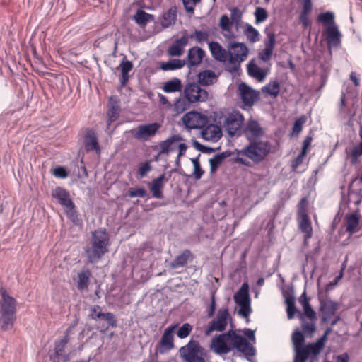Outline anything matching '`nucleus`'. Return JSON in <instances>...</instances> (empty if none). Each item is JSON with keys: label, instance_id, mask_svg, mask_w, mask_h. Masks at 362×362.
<instances>
[{"label": "nucleus", "instance_id": "f704fd0d", "mask_svg": "<svg viewBox=\"0 0 362 362\" xmlns=\"http://www.w3.org/2000/svg\"><path fill=\"white\" fill-rule=\"evenodd\" d=\"M243 33L250 43H255L259 41V33L252 25L245 23L241 25Z\"/></svg>", "mask_w": 362, "mask_h": 362}, {"label": "nucleus", "instance_id": "c9c22d12", "mask_svg": "<svg viewBox=\"0 0 362 362\" xmlns=\"http://www.w3.org/2000/svg\"><path fill=\"white\" fill-rule=\"evenodd\" d=\"M327 42L328 46L338 47L341 43V34L337 28L334 25H329L327 30Z\"/></svg>", "mask_w": 362, "mask_h": 362}, {"label": "nucleus", "instance_id": "0eeeda50", "mask_svg": "<svg viewBox=\"0 0 362 362\" xmlns=\"http://www.w3.org/2000/svg\"><path fill=\"white\" fill-rule=\"evenodd\" d=\"M244 117L237 110L228 112L224 116L223 127L230 136H239L243 131Z\"/></svg>", "mask_w": 362, "mask_h": 362}, {"label": "nucleus", "instance_id": "dca6fc26", "mask_svg": "<svg viewBox=\"0 0 362 362\" xmlns=\"http://www.w3.org/2000/svg\"><path fill=\"white\" fill-rule=\"evenodd\" d=\"M238 90L240 98L245 105L252 106L258 98V93L245 83L239 85Z\"/></svg>", "mask_w": 362, "mask_h": 362}, {"label": "nucleus", "instance_id": "aec40b11", "mask_svg": "<svg viewBox=\"0 0 362 362\" xmlns=\"http://www.w3.org/2000/svg\"><path fill=\"white\" fill-rule=\"evenodd\" d=\"M205 56V52L199 47H193L188 51L185 64L189 68L199 66L203 61Z\"/></svg>", "mask_w": 362, "mask_h": 362}, {"label": "nucleus", "instance_id": "f8f14e48", "mask_svg": "<svg viewBox=\"0 0 362 362\" xmlns=\"http://www.w3.org/2000/svg\"><path fill=\"white\" fill-rule=\"evenodd\" d=\"M243 134L249 141H259L265 134V131L258 121L250 119L243 128Z\"/></svg>", "mask_w": 362, "mask_h": 362}, {"label": "nucleus", "instance_id": "7c9ffc66", "mask_svg": "<svg viewBox=\"0 0 362 362\" xmlns=\"http://www.w3.org/2000/svg\"><path fill=\"white\" fill-rule=\"evenodd\" d=\"M299 303L303 307L304 317L308 320H317L315 311L311 308L309 298L307 297L306 292L304 291L299 298Z\"/></svg>", "mask_w": 362, "mask_h": 362}, {"label": "nucleus", "instance_id": "13d9d810", "mask_svg": "<svg viewBox=\"0 0 362 362\" xmlns=\"http://www.w3.org/2000/svg\"><path fill=\"white\" fill-rule=\"evenodd\" d=\"M292 341L293 348L304 346L305 337L303 334L300 331H296L292 335Z\"/></svg>", "mask_w": 362, "mask_h": 362}, {"label": "nucleus", "instance_id": "338daca9", "mask_svg": "<svg viewBox=\"0 0 362 362\" xmlns=\"http://www.w3.org/2000/svg\"><path fill=\"white\" fill-rule=\"evenodd\" d=\"M102 309L101 307L99 305H94L90 308V312L89 314V316L90 318L93 320H97L100 318L102 315Z\"/></svg>", "mask_w": 362, "mask_h": 362}, {"label": "nucleus", "instance_id": "0e129e2a", "mask_svg": "<svg viewBox=\"0 0 362 362\" xmlns=\"http://www.w3.org/2000/svg\"><path fill=\"white\" fill-rule=\"evenodd\" d=\"M151 170V166L148 161L141 163L138 168L139 174L141 177L146 176L148 172Z\"/></svg>", "mask_w": 362, "mask_h": 362}, {"label": "nucleus", "instance_id": "680f3d73", "mask_svg": "<svg viewBox=\"0 0 362 362\" xmlns=\"http://www.w3.org/2000/svg\"><path fill=\"white\" fill-rule=\"evenodd\" d=\"M201 2V0H182L184 8L187 13L193 14L196 5Z\"/></svg>", "mask_w": 362, "mask_h": 362}, {"label": "nucleus", "instance_id": "1a4fd4ad", "mask_svg": "<svg viewBox=\"0 0 362 362\" xmlns=\"http://www.w3.org/2000/svg\"><path fill=\"white\" fill-rule=\"evenodd\" d=\"M230 316L228 308H222L218 310L216 317L211 321L205 330V335L209 336L213 332H223L228 325Z\"/></svg>", "mask_w": 362, "mask_h": 362}, {"label": "nucleus", "instance_id": "39448f33", "mask_svg": "<svg viewBox=\"0 0 362 362\" xmlns=\"http://www.w3.org/2000/svg\"><path fill=\"white\" fill-rule=\"evenodd\" d=\"M179 354L183 362H204L206 351L198 341L191 339L185 346H182Z\"/></svg>", "mask_w": 362, "mask_h": 362}, {"label": "nucleus", "instance_id": "cd10ccee", "mask_svg": "<svg viewBox=\"0 0 362 362\" xmlns=\"http://www.w3.org/2000/svg\"><path fill=\"white\" fill-rule=\"evenodd\" d=\"M313 9V3L311 0H303L302 4V9L300 13L299 20L304 28L310 25L309 15Z\"/></svg>", "mask_w": 362, "mask_h": 362}, {"label": "nucleus", "instance_id": "bf43d9fd", "mask_svg": "<svg viewBox=\"0 0 362 362\" xmlns=\"http://www.w3.org/2000/svg\"><path fill=\"white\" fill-rule=\"evenodd\" d=\"M192 327L189 323L183 324L178 329L177 335L180 339H185L189 335Z\"/></svg>", "mask_w": 362, "mask_h": 362}, {"label": "nucleus", "instance_id": "5701e85b", "mask_svg": "<svg viewBox=\"0 0 362 362\" xmlns=\"http://www.w3.org/2000/svg\"><path fill=\"white\" fill-rule=\"evenodd\" d=\"M202 136L206 141L216 142L222 136L221 128L216 124H209L202 130Z\"/></svg>", "mask_w": 362, "mask_h": 362}, {"label": "nucleus", "instance_id": "ddd939ff", "mask_svg": "<svg viewBox=\"0 0 362 362\" xmlns=\"http://www.w3.org/2000/svg\"><path fill=\"white\" fill-rule=\"evenodd\" d=\"M228 48L229 49V62L231 64H240L247 58L249 49L243 42L230 43Z\"/></svg>", "mask_w": 362, "mask_h": 362}, {"label": "nucleus", "instance_id": "603ef678", "mask_svg": "<svg viewBox=\"0 0 362 362\" xmlns=\"http://www.w3.org/2000/svg\"><path fill=\"white\" fill-rule=\"evenodd\" d=\"M334 14L332 12H325L317 16V21L326 25H332L334 22Z\"/></svg>", "mask_w": 362, "mask_h": 362}, {"label": "nucleus", "instance_id": "c85d7f7f", "mask_svg": "<svg viewBox=\"0 0 362 362\" xmlns=\"http://www.w3.org/2000/svg\"><path fill=\"white\" fill-rule=\"evenodd\" d=\"M168 179L165 178V174L160 175L158 177L153 179L152 180L151 185L150 186V190L152 193V196L156 199L163 198V192L162 189L164 187V181H167Z\"/></svg>", "mask_w": 362, "mask_h": 362}, {"label": "nucleus", "instance_id": "052dcab7", "mask_svg": "<svg viewBox=\"0 0 362 362\" xmlns=\"http://www.w3.org/2000/svg\"><path fill=\"white\" fill-rule=\"evenodd\" d=\"M238 305H239L238 314L245 318H247L252 313L250 302Z\"/></svg>", "mask_w": 362, "mask_h": 362}, {"label": "nucleus", "instance_id": "49530a36", "mask_svg": "<svg viewBox=\"0 0 362 362\" xmlns=\"http://www.w3.org/2000/svg\"><path fill=\"white\" fill-rule=\"evenodd\" d=\"M262 92L276 98L280 92V84L277 81H271L262 88Z\"/></svg>", "mask_w": 362, "mask_h": 362}, {"label": "nucleus", "instance_id": "393cba45", "mask_svg": "<svg viewBox=\"0 0 362 362\" xmlns=\"http://www.w3.org/2000/svg\"><path fill=\"white\" fill-rule=\"evenodd\" d=\"M295 351L293 362H305L310 356L316 357L318 353H315L312 350V344L293 348Z\"/></svg>", "mask_w": 362, "mask_h": 362}, {"label": "nucleus", "instance_id": "423d86ee", "mask_svg": "<svg viewBox=\"0 0 362 362\" xmlns=\"http://www.w3.org/2000/svg\"><path fill=\"white\" fill-rule=\"evenodd\" d=\"M53 196L57 199L58 202L64 208L68 218L72 222H76L78 221V214L76 206L71 199L69 192L61 187H57L54 189Z\"/></svg>", "mask_w": 362, "mask_h": 362}, {"label": "nucleus", "instance_id": "7ed1b4c3", "mask_svg": "<svg viewBox=\"0 0 362 362\" xmlns=\"http://www.w3.org/2000/svg\"><path fill=\"white\" fill-rule=\"evenodd\" d=\"M110 237L105 229L100 228L92 233L90 246L86 249L87 259L90 263L98 262L108 252Z\"/></svg>", "mask_w": 362, "mask_h": 362}, {"label": "nucleus", "instance_id": "4d7b16f0", "mask_svg": "<svg viewBox=\"0 0 362 362\" xmlns=\"http://www.w3.org/2000/svg\"><path fill=\"white\" fill-rule=\"evenodd\" d=\"M362 156V143L355 146L351 151L350 158L352 164L358 163V158Z\"/></svg>", "mask_w": 362, "mask_h": 362}, {"label": "nucleus", "instance_id": "c756f323", "mask_svg": "<svg viewBox=\"0 0 362 362\" xmlns=\"http://www.w3.org/2000/svg\"><path fill=\"white\" fill-rule=\"evenodd\" d=\"M299 228L300 231L304 234L303 238L305 241H307L313 236V228L311 226V221L305 212L301 214L300 215Z\"/></svg>", "mask_w": 362, "mask_h": 362}, {"label": "nucleus", "instance_id": "58836bf2", "mask_svg": "<svg viewBox=\"0 0 362 362\" xmlns=\"http://www.w3.org/2000/svg\"><path fill=\"white\" fill-rule=\"evenodd\" d=\"M119 66L121 68L120 84L122 86H125L129 78V72L133 69V64L124 57Z\"/></svg>", "mask_w": 362, "mask_h": 362}, {"label": "nucleus", "instance_id": "e2e57ef3", "mask_svg": "<svg viewBox=\"0 0 362 362\" xmlns=\"http://www.w3.org/2000/svg\"><path fill=\"white\" fill-rule=\"evenodd\" d=\"M128 195L131 198L135 197H145L147 195V191L144 188H130L128 191Z\"/></svg>", "mask_w": 362, "mask_h": 362}, {"label": "nucleus", "instance_id": "b1692460", "mask_svg": "<svg viewBox=\"0 0 362 362\" xmlns=\"http://www.w3.org/2000/svg\"><path fill=\"white\" fill-rule=\"evenodd\" d=\"M218 25L221 29V34L226 40L231 41L236 38V35L232 30L233 25L230 23L229 17L226 14H223L220 17Z\"/></svg>", "mask_w": 362, "mask_h": 362}, {"label": "nucleus", "instance_id": "5fc2aeb1", "mask_svg": "<svg viewBox=\"0 0 362 362\" xmlns=\"http://www.w3.org/2000/svg\"><path fill=\"white\" fill-rule=\"evenodd\" d=\"M255 23L258 24L266 21L268 18V13L265 8L262 7H257L255 12Z\"/></svg>", "mask_w": 362, "mask_h": 362}, {"label": "nucleus", "instance_id": "79ce46f5", "mask_svg": "<svg viewBox=\"0 0 362 362\" xmlns=\"http://www.w3.org/2000/svg\"><path fill=\"white\" fill-rule=\"evenodd\" d=\"M182 85L181 80L178 78H173L164 83L162 88L165 93H175L182 90Z\"/></svg>", "mask_w": 362, "mask_h": 362}, {"label": "nucleus", "instance_id": "69168bd1", "mask_svg": "<svg viewBox=\"0 0 362 362\" xmlns=\"http://www.w3.org/2000/svg\"><path fill=\"white\" fill-rule=\"evenodd\" d=\"M276 43V37L274 33H270L267 35V40L264 42V48L274 50Z\"/></svg>", "mask_w": 362, "mask_h": 362}, {"label": "nucleus", "instance_id": "f3484780", "mask_svg": "<svg viewBox=\"0 0 362 362\" xmlns=\"http://www.w3.org/2000/svg\"><path fill=\"white\" fill-rule=\"evenodd\" d=\"M339 308V304L330 299L320 300V310L322 313V321L328 322Z\"/></svg>", "mask_w": 362, "mask_h": 362}, {"label": "nucleus", "instance_id": "864d4df0", "mask_svg": "<svg viewBox=\"0 0 362 362\" xmlns=\"http://www.w3.org/2000/svg\"><path fill=\"white\" fill-rule=\"evenodd\" d=\"M286 303L287 305V315L288 319H292L295 313L296 312V305H295V300L293 297L288 296L286 299Z\"/></svg>", "mask_w": 362, "mask_h": 362}, {"label": "nucleus", "instance_id": "a19ab883", "mask_svg": "<svg viewBox=\"0 0 362 362\" xmlns=\"http://www.w3.org/2000/svg\"><path fill=\"white\" fill-rule=\"evenodd\" d=\"M185 65V60L178 59H170L168 62H160L159 67L163 71H174L177 69H180Z\"/></svg>", "mask_w": 362, "mask_h": 362}, {"label": "nucleus", "instance_id": "2f4dec72", "mask_svg": "<svg viewBox=\"0 0 362 362\" xmlns=\"http://www.w3.org/2000/svg\"><path fill=\"white\" fill-rule=\"evenodd\" d=\"M92 276L89 269H83L77 274V288L78 291L87 290Z\"/></svg>", "mask_w": 362, "mask_h": 362}, {"label": "nucleus", "instance_id": "20e7f679", "mask_svg": "<svg viewBox=\"0 0 362 362\" xmlns=\"http://www.w3.org/2000/svg\"><path fill=\"white\" fill-rule=\"evenodd\" d=\"M0 327L3 331L11 329L16 320V300L3 288L0 290Z\"/></svg>", "mask_w": 362, "mask_h": 362}, {"label": "nucleus", "instance_id": "4468645a", "mask_svg": "<svg viewBox=\"0 0 362 362\" xmlns=\"http://www.w3.org/2000/svg\"><path fill=\"white\" fill-rule=\"evenodd\" d=\"M189 42L188 34L185 32L182 37L176 39L168 47L167 53L170 57H180L185 50V47Z\"/></svg>", "mask_w": 362, "mask_h": 362}, {"label": "nucleus", "instance_id": "e433bc0d", "mask_svg": "<svg viewBox=\"0 0 362 362\" xmlns=\"http://www.w3.org/2000/svg\"><path fill=\"white\" fill-rule=\"evenodd\" d=\"M110 101L111 103V107L107 111V126H110V124L115 122L119 117L120 107L119 105V101L116 98L110 97Z\"/></svg>", "mask_w": 362, "mask_h": 362}, {"label": "nucleus", "instance_id": "9b49d317", "mask_svg": "<svg viewBox=\"0 0 362 362\" xmlns=\"http://www.w3.org/2000/svg\"><path fill=\"white\" fill-rule=\"evenodd\" d=\"M182 121L189 129H201L208 123V117L198 112L191 111L183 115Z\"/></svg>", "mask_w": 362, "mask_h": 362}, {"label": "nucleus", "instance_id": "473e14b6", "mask_svg": "<svg viewBox=\"0 0 362 362\" xmlns=\"http://www.w3.org/2000/svg\"><path fill=\"white\" fill-rule=\"evenodd\" d=\"M248 74L257 79L259 81H263L267 75L268 74V70L259 67L253 62H250L247 65Z\"/></svg>", "mask_w": 362, "mask_h": 362}, {"label": "nucleus", "instance_id": "9d476101", "mask_svg": "<svg viewBox=\"0 0 362 362\" xmlns=\"http://www.w3.org/2000/svg\"><path fill=\"white\" fill-rule=\"evenodd\" d=\"M160 128L159 123L153 122L139 125L136 128L132 129L130 132L139 141H148L156 134Z\"/></svg>", "mask_w": 362, "mask_h": 362}, {"label": "nucleus", "instance_id": "4c0bfd02", "mask_svg": "<svg viewBox=\"0 0 362 362\" xmlns=\"http://www.w3.org/2000/svg\"><path fill=\"white\" fill-rule=\"evenodd\" d=\"M192 254L189 250H185L180 255L170 263V266L173 269H178L185 267L189 259H192Z\"/></svg>", "mask_w": 362, "mask_h": 362}, {"label": "nucleus", "instance_id": "a18cd8bd", "mask_svg": "<svg viewBox=\"0 0 362 362\" xmlns=\"http://www.w3.org/2000/svg\"><path fill=\"white\" fill-rule=\"evenodd\" d=\"M299 318L301 320V327L303 332L310 336H313L316 330L317 320H309V321H307L302 313L299 314Z\"/></svg>", "mask_w": 362, "mask_h": 362}, {"label": "nucleus", "instance_id": "bb28decb", "mask_svg": "<svg viewBox=\"0 0 362 362\" xmlns=\"http://www.w3.org/2000/svg\"><path fill=\"white\" fill-rule=\"evenodd\" d=\"M177 8L176 6H173L162 15L160 18L161 26L164 28H167L175 25L177 21Z\"/></svg>", "mask_w": 362, "mask_h": 362}, {"label": "nucleus", "instance_id": "a878e982", "mask_svg": "<svg viewBox=\"0 0 362 362\" xmlns=\"http://www.w3.org/2000/svg\"><path fill=\"white\" fill-rule=\"evenodd\" d=\"M209 49L216 61L225 62L229 59L228 52L218 42H209Z\"/></svg>", "mask_w": 362, "mask_h": 362}, {"label": "nucleus", "instance_id": "de8ad7c7", "mask_svg": "<svg viewBox=\"0 0 362 362\" xmlns=\"http://www.w3.org/2000/svg\"><path fill=\"white\" fill-rule=\"evenodd\" d=\"M331 332V328H327L324 334L320 337L316 342L310 343L312 344V351L315 353L320 354L325 346V344L327 339V336Z\"/></svg>", "mask_w": 362, "mask_h": 362}, {"label": "nucleus", "instance_id": "4be33fe9", "mask_svg": "<svg viewBox=\"0 0 362 362\" xmlns=\"http://www.w3.org/2000/svg\"><path fill=\"white\" fill-rule=\"evenodd\" d=\"M219 76V72L204 69L199 71L197 74L198 83L204 86H209L217 83Z\"/></svg>", "mask_w": 362, "mask_h": 362}, {"label": "nucleus", "instance_id": "6e6d98bb", "mask_svg": "<svg viewBox=\"0 0 362 362\" xmlns=\"http://www.w3.org/2000/svg\"><path fill=\"white\" fill-rule=\"evenodd\" d=\"M306 122V117L305 115H302L298 117L294 122L293 127L292 129V134L298 135L300 132L303 129V127Z\"/></svg>", "mask_w": 362, "mask_h": 362}, {"label": "nucleus", "instance_id": "412c9836", "mask_svg": "<svg viewBox=\"0 0 362 362\" xmlns=\"http://www.w3.org/2000/svg\"><path fill=\"white\" fill-rule=\"evenodd\" d=\"M175 326H171L166 328L158 344L159 352L164 354L174 348L173 332Z\"/></svg>", "mask_w": 362, "mask_h": 362}, {"label": "nucleus", "instance_id": "a211bd4d", "mask_svg": "<svg viewBox=\"0 0 362 362\" xmlns=\"http://www.w3.org/2000/svg\"><path fill=\"white\" fill-rule=\"evenodd\" d=\"M71 327H69L65 333V336L59 341L55 342L54 344V356L52 357L53 362H59L60 357L63 358L64 362L68 361V356L64 354V349L66 345L68 344L69 333L71 332Z\"/></svg>", "mask_w": 362, "mask_h": 362}, {"label": "nucleus", "instance_id": "09e8293b", "mask_svg": "<svg viewBox=\"0 0 362 362\" xmlns=\"http://www.w3.org/2000/svg\"><path fill=\"white\" fill-rule=\"evenodd\" d=\"M226 157L227 155L225 153H222L214 156L212 158H210L209 163L211 173H214L216 171L223 159Z\"/></svg>", "mask_w": 362, "mask_h": 362}, {"label": "nucleus", "instance_id": "6ab92c4d", "mask_svg": "<svg viewBox=\"0 0 362 362\" xmlns=\"http://www.w3.org/2000/svg\"><path fill=\"white\" fill-rule=\"evenodd\" d=\"M84 148L87 152L95 151L98 155L100 153L101 149L97 134L93 129H88L85 134Z\"/></svg>", "mask_w": 362, "mask_h": 362}, {"label": "nucleus", "instance_id": "3c124183", "mask_svg": "<svg viewBox=\"0 0 362 362\" xmlns=\"http://www.w3.org/2000/svg\"><path fill=\"white\" fill-rule=\"evenodd\" d=\"M189 103H190L187 101L185 96L184 98L180 97L177 98L174 103V110L177 113L183 112L185 110H187Z\"/></svg>", "mask_w": 362, "mask_h": 362}, {"label": "nucleus", "instance_id": "774afa93", "mask_svg": "<svg viewBox=\"0 0 362 362\" xmlns=\"http://www.w3.org/2000/svg\"><path fill=\"white\" fill-rule=\"evenodd\" d=\"M194 165V175L197 180H199L202 177L204 174V171L202 170L200 164L197 159L192 160Z\"/></svg>", "mask_w": 362, "mask_h": 362}, {"label": "nucleus", "instance_id": "f03ea898", "mask_svg": "<svg viewBox=\"0 0 362 362\" xmlns=\"http://www.w3.org/2000/svg\"><path fill=\"white\" fill-rule=\"evenodd\" d=\"M230 344L238 351L247 354L252 349L245 338L236 334L233 330L214 337L211 339L210 347L218 354H228L231 350Z\"/></svg>", "mask_w": 362, "mask_h": 362}, {"label": "nucleus", "instance_id": "8fccbe9b", "mask_svg": "<svg viewBox=\"0 0 362 362\" xmlns=\"http://www.w3.org/2000/svg\"><path fill=\"white\" fill-rule=\"evenodd\" d=\"M189 36V39L195 40V41L198 43H202L208 41L209 34L207 31L203 30H195L193 33L190 34Z\"/></svg>", "mask_w": 362, "mask_h": 362}, {"label": "nucleus", "instance_id": "6e6552de", "mask_svg": "<svg viewBox=\"0 0 362 362\" xmlns=\"http://www.w3.org/2000/svg\"><path fill=\"white\" fill-rule=\"evenodd\" d=\"M184 96L189 103L204 102L208 99L209 93L200 87L199 83H187L183 91Z\"/></svg>", "mask_w": 362, "mask_h": 362}, {"label": "nucleus", "instance_id": "ea45409f", "mask_svg": "<svg viewBox=\"0 0 362 362\" xmlns=\"http://www.w3.org/2000/svg\"><path fill=\"white\" fill-rule=\"evenodd\" d=\"M234 300L237 305L250 302L247 284H243L241 288L235 293Z\"/></svg>", "mask_w": 362, "mask_h": 362}, {"label": "nucleus", "instance_id": "2eb2a0df", "mask_svg": "<svg viewBox=\"0 0 362 362\" xmlns=\"http://www.w3.org/2000/svg\"><path fill=\"white\" fill-rule=\"evenodd\" d=\"M182 141V136L175 134L159 144V156L168 155L177 149V145Z\"/></svg>", "mask_w": 362, "mask_h": 362}, {"label": "nucleus", "instance_id": "c03bdc74", "mask_svg": "<svg viewBox=\"0 0 362 362\" xmlns=\"http://www.w3.org/2000/svg\"><path fill=\"white\" fill-rule=\"evenodd\" d=\"M229 10L230 11V23L238 30L245 23L243 22V12L238 7H232Z\"/></svg>", "mask_w": 362, "mask_h": 362}, {"label": "nucleus", "instance_id": "37998d69", "mask_svg": "<svg viewBox=\"0 0 362 362\" xmlns=\"http://www.w3.org/2000/svg\"><path fill=\"white\" fill-rule=\"evenodd\" d=\"M135 22L141 28H144L149 21L154 20V16L147 13L142 9H139L133 17Z\"/></svg>", "mask_w": 362, "mask_h": 362}, {"label": "nucleus", "instance_id": "72a5a7b5", "mask_svg": "<svg viewBox=\"0 0 362 362\" xmlns=\"http://www.w3.org/2000/svg\"><path fill=\"white\" fill-rule=\"evenodd\" d=\"M361 216L358 212L347 214L346 216V230L350 235L357 231L359 226Z\"/></svg>", "mask_w": 362, "mask_h": 362}, {"label": "nucleus", "instance_id": "f257e3e1", "mask_svg": "<svg viewBox=\"0 0 362 362\" xmlns=\"http://www.w3.org/2000/svg\"><path fill=\"white\" fill-rule=\"evenodd\" d=\"M272 144L267 140L249 141V144L237 153L236 162L250 167L251 162L258 164L270 153Z\"/></svg>", "mask_w": 362, "mask_h": 362}]
</instances>
